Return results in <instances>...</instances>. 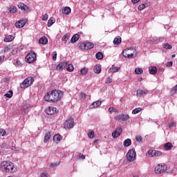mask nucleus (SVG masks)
<instances>
[{
    "label": "nucleus",
    "instance_id": "35",
    "mask_svg": "<svg viewBox=\"0 0 177 177\" xmlns=\"http://www.w3.org/2000/svg\"><path fill=\"white\" fill-rule=\"evenodd\" d=\"M68 38H70V34L67 33L62 37V41L67 42V41H68Z\"/></svg>",
    "mask_w": 177,
    "mask_h": 177
},
{
    "label": "nucleus",
    "instance_id": "63",
    "mask_svg": "<svg viewBox=\"0 0 177 177\" xmlns=\"http://www.w3.org/2000/svg\"><path fill=\"white\" fill-rule=\"evenodd\" d=\"M148 44H149L150 45H153L154 44V40H149Z\"/></svg>",
    "mask_w": 177,
    "mask_h": 177
},
{
    "label": "nucleus",
    "instance_id": "55",
    "mask_svg": "<svg viewBox=\"0 0 177 177\" xmlns=\"http://www.w3.org/2000/svg\"><path fill=\"white\" fill-rule=\"evenodd\" d=\"M6 133V131L5 129H0V135L2 136H5V134Z\"/></svg>",
    "mask_w": 177,
    "mask_h": 177
},
{
    "label": "nucleus",
    "instance_id": "59",
    "mask_svg": "<svg viewBox=\"0 0 177 177\" xmlns=\"http://www.w3.org/2000/svg\"><path fill=\"white\" fill-rule=\"evenodd\" d=\"M175 122H170L169 124V127H170V128H174V127H175Z\"/></svg>",
    "mask_w": 177,
    "mask_h": 177
},
{
    "label": "nucleus",
    "instance_id": "47",
    "mask_svg": "<svg viewBox=\"0 0 177 177\" xmlns=\"http://www.w3.org/2000/svg\"><path fill=\"white\" fill-rule=\"evenodd\" d=\"M49 174H48L47 171H44L41 174L40 177H48Z\"/></svg>",
    "mask_w": 177,
    "mask_h": 177
},
{
    "label": "nucleus",
    "instance_id": "45",
    "mask_svg": "<svg viewBox=\"0 0 177 177\" xmlns=\"http://www.w3.org/2000/svg\"><path fill=\"white\" fill-rule=\"evenodd\" d=\"M146 8V4H141L138 6V10H143V9Z\"/></svg>",
    "mask_w": 177,
    "mask_h": 177
},
{
    "label": "nucleus",
    "instance_id": "4",
    "mask_svg": "<svg viewBox=\"0 0 177 177\" xmlns=\"http://www.w3.org/2000/svg\"><path fill=\"white\" fill-rule=\"evenodd\" d=\"M127 160L129 162H133L136 160V151L135 149H130L127 153Z\"/></svg>",
    "mask_w": 177,
    "mask_h": 177
},
{
    "label": "nucleus",
    "instance_id": "32",
    "mask_svg": "<svg viewBox=\"0 0 177 177\" xmlns=\"http://www.w3.org/2000/svg\"><path fill=\"white\" fill-rule=\"evenodd\" d=\"M95 57L96 59H97V60H102V59H103L104 55H103V53L102 52H98L95 54Z\"/></svg>",
    "mask_w": 177,
    "mask_h": 177
},
{
    "label": "nucleus",
    "instance_id": "57",
    "mask_svg": "<svg viewBox=\"0 0 177 177\" xmlns=\"http://www.w3.org/2000/svg\"><path fill=\"white\" fill-rule=\"evenodd\" d=\"M57 165H59L57 162H54V163H51L50 165V167H51L52 168H55V167H57Z\"/></svg>",
    "mask_w": 177,
    "mask_h": 177
},
{
    "label": "nucleus",
    "instance_id": "52",
    "mask_svg": "<svg viewBox=\"0 0 177 177\" xmlns=\"http://www.w3.org/2000/svg\"><path fill=\"white\" fill-rule=\"evenodd\" d=\"M48 17H49V15H48V14H45L44 15H43L42 20L44 21H46V20H48Z\"/></svg>",
    "mask_w": 177,
    "mask_h": 177
},
{
    "label": "nucleus",
    "instance_id": "58",
    "mask_svg": "<svg viewBox=\"0 0 177 177\" xmlns=\"http://www.w3.org/2000/svg\"><path fill=\"white\" fill-rule=\"evenodd\" d=\"M113 81V80H111V78L110 77H107L106 78V81L105 82L106 84H111V82Z\"/></svg>",
    "mask_w": 177,
    "mask_h": 177
},
{
    "label": "nucleus",
    "instance_id": "40",
    "mask_svg": "<svg viewBox=\"0 0 177 177\" xmlns=\"http://www.w3.org/2000/svg\"><path fill=\"white\" fill-rule=\"evenodd\" d=\"M136 74L140 75L143 73V69L140 68H137L135 69Z\"/></svg>",
    "mask_w": 177,
    "mask_h": 177
},
{
    "label": "nucleus",
    "instance_id": "30",
    "mask_svg": "<svg viewBox=\"0 0 177 177\" xmlns=\"http://www.w3.org/2000/svg\"><path fill=\"white\" fill-rule=\"evenodd\" d=\"M66 68L67 71H70V72L74 71V66H73V64H68L67 62V65L66 66Z\"/></svg>",
    "mask_w": 177,
    "mask_h": 177
},
{
    "label": "nucleus",
    "instance_id": "61",
    "mask_svg": "<svg viewBox=\"0 0 177 177\" xmlns=\"http://www.w3.org/2000/svg\"><path fill=\"white\" fill-rule=\"evenodd\" d=\"M173 62H169L166 64L167 67H172Z\"/></svg>",
    "mask_w": 177,
    "mask_h": 177
},
{
    "label": "nucleus",
    "instance_id": "46",
    "mask_svg": "<svg viewBox=\"0 0 177 177\" xmlns=\"http://www.w3.org/2000/svg\"><path fill=\"white\" fill-rule=\"evenodd\" d=\"M160 156H162V153L160 151L155 150V157H158Z\"/></svg>",
    "mask_w": 177,
    "mask_h": 177
},
{
    "label": "nucleus",
    "instance_id": "37",
    "mask_svg": "<svg viewBox=\"0 0 177 177\" xmlns=\"http://www.w3.org/2000/svg\"><path fill=\"white\" fill-rule=\"evenodd\" d=\"M55 20L53 18H50L48 21V27H50L53 25V24L55 23Z\"/></svg>",
    "mask_w": 177,
    "mask_h": 177
},
{
    "label": "nucleus",
    "instance_id": "48",
    "mask_svg": "<svg viewBox=\"0 0 177 177\" xmlns=\"http://www.w3.org/2000/svg\"><path fill=\"white\" fill-rule=\"evenodd\" d=\"M143 138H142V136H137L136 137V142H142Z\"/></svg>",
    "mask_w": 177,
    "mask_h": 177
},
{
    "label": "nucleus",
    "instance_id": "12",
    "mask_svg": "<svg viewBox=\"0 0 177 177\" xmlns=\"http://www.w3.org/2000/svg\"><path fill=\"white\" fill-rule=\"evenodd\" d=\"M30 106L29 104L24 105L22 109H21V114H22V115H26L28 114V111H30Z\"/></svg>",
    "mask_w": 177,
    "mask_h": 177
},
{
    "label": "nucleus",
    "instance_id": "20",
    "mask_svg": "<svg viewBox=\"0 0 177 177\" xmlns=\"http://www.w3.org/2000/svg\"><path fill=\"white\" fill-rule=\"evenodd\" d=\"M120 68H121L118 66H114V65H113L112 67L109 68V73H118Z\"/></svg>",
    "mask_w": 177,
    "mask_h": 177
},
{
    "label": "nucleus",
    "instance_id": "51",
    "mask_svg": "<svg viewBox=\"0 0 177 177\" xmlns=\"http://www.w3.org/2000/svg\"><path fill=\"white\" fill-rule=\"evenodd\" d=\"M13 63L14 64H15V66H21V62L20 61L14 60Z\"/></svg>",
    "mask_w": 177,
    "mask_h": 177
},
{
    "label": "nucleus",
    "instance_id": "13",
    "mask_svg": "<svg viewBox=\"0 0 177 177\" xmlns=\"http://www.w3.org/2000/svg\"><path fill=\"white\" fill-rule=\"evenodd\" d=\"M121 133H122V128L119 127L117 128L115 131L112 133V136L114 138H118V136H120Z\"/></svg>",
    "mask_w": 177,
    "mask_h": 177
},
{
    "label": "nucleus",
    "instance_id": "1",
    "mask_svg": "<svg viewBox=\"0 0 177 177\" xmlns=\"http://www.w3.org/2000/svg\"><path fill=\"white\" fill-rule=\"evenodd\" d=\"M63 95L64 93L60 90H53L45 95L44 100L50 103H56L63 97Z\"/></svg>",
    "mask_w": 177,
    "mask_h": 177
},
{
    "label": "nucleus",
    "instance_id": "6",
    "mask_svg": "<svg viewBox=\"0 0 177 177\" xmlns=\"http://www.w3.org/2000/svg\"><path fill=\"white\" fill-rule=\"evenodd\" d=\"M94 46H95V44H93V43H91L89 41H84L80 44V49H82V50L85 49L88 50L89 49H92Z\"/></svg>",
    "mask_w": 177,
    "mask_h": 177
},
{
    "label": "nucleus",
    "instance_id": "50",
    "mask_svg": "<svg viewBox=\"0 0 177 177\" xmlns=\"http://www.w3.org/2000/svg\"><path fill=\"white\" fill-rule=\"evenodd\" d=\"M122 55L124 57H128V50H124L122 51Z\"/></svg>",
    "mask_w": 177,
    "mask_h": 177
},
{
    "label": "nucleus",
    "instance_id": "2",
    "mask_svg": "<svg viewBox=\"0 0 177 177\" xmlns=\"http://www.w3.org/2000/svg\"><path fill=\"white\" fill-rule=\"evenodd\" d=\"M0 169L2 172H6V174H15L16 172V169H15V165L10 161H3L0 164Z\"/></svg>",
    "mask_w": 177,
    "mask_h": 177
},
{
    "label": "nucleus",
    "instance_id": "54",
    "mask_svg": "<svg viewBox=\"0 0 177 177\" xmlns=\"http://www.w3.org/2000/svg\"><path fill=\"white\" fill-rule=\"evenodd\" d=\"M78 158H79V160H85V156H84L82 153H80L78 156Z\"/></svg>",
    "mask_w": 177,
    "mask_h": 177
},
{
    "label": "nucleus",
    "instance_id": "42",
    "mask_svg": "<svg viewBox=\"0 0 177 177\" xmlns=\"http://www.w3.org/2000/svg\"><path fill=\"white\" fill-rule=\"evenodd\" d=\"M109 111L111 114H112L113 113H117V109L114 108V107H110L109 109Z\"/></svg>",
    "mask_w": 177,
    "mask_h": 177
},
{
    "label": "nucleus",
    "instance_id": "28",
    "mask_svg": "<svg viewBox=\"0 0 177 177\" xmlns=\"http://www.w3.org/2000/svg\"><path fill=\"white\" fill-rule=\"evenodd\" d=\"M121 37L118 36L113 39V44L114 45H120V44H121Z\"/></svg>",
    "mask_w": 177,
    "mask_h": 177
},
{
    "label": "nucleus",
    "instance_id": "43",
    "mask_svg": "<svg viewBox=\"0 0 177 177\" xmlns=\"http://www.w3.org/2000/svg\"><path fill=\"white\" fill-rule=\"evenodd\" d=\"M81 74H86L88 73V68H83L80 70Z\"/></svg>",
    "mask_w": 177,
    "mask_h": 177
},
{
    "label": "nucleus",
    "instance_id": "36",
    "mask_svg": "<svg viewBox=\"0 0 177 177\" xmlns=\"http://www.w3.org/2000/svg\"><path fill=\"white\" fill-rule=\"evenodd\" d=\"M88 136L89 139H93L95 138V131H91L88 133Z\"/></svg>",
    "mask_w": 177,
    "mask_h": 177
},
{
    "label": "nucleus",
    "instance_id": "64",
    "mask_svg": "<svg viewBox=\"0 0 177 177\" xmlns=\"http://www.w3.org/2000/svg\"><path fill=\"white\" fill-rule=\"evenodd\" d=\"M139 1H140V0H131L133 3H138V2H139Z\"/></svg>",
    "mask_w": 177,
    "mask_h": 177
},
{
    "label": "nucleus",
    "instance_id": "17",
    "mask_svg": "<svg viewBox=\"0 0 177 177\" xmlns=\"http://www.w3.org/2000/svg\"><path fill=\"white\" fill-rule=\"evenodd\" d=\"M149 72L152 75H156L157 74V67L154 66H151L149 68Z\"/></svg>",
    "mask_w": 177,
    "mask_h": 177
},
{
    "label": "nucleus",
    "instance_id": "9",
    "mask_svg": "<svg viewBox=\"0 0 177 177\" xmlns=\"http://www.w3.org/2000/svg\"><path fill=\"white\" fill-rule=\"evenodd\" d=\"M115 120L118 121H128L129 120V115L128 114H120L115 118Z\"/></svg>",
    "mask_w": 177,
    "mask_h": 177
},
{
    "label": "nucleus",
    "instance_id": "31",
    "mask_svg": "<svg viewBox=\"0 0 177 177\" xmlns=\"http://www.w3.org/2000/svg\"><path fill=\"white\" fill-rule=\"evenodd\" d=\"M13 39H15V37L8 35L4 39V42H11V41H13Z\"/></svg>",
    "mask_w": 177,
    "mask_h": 177
},
{
    "label": "nucleus",
    "instance_id": "19",
    "mask_svg": "<svg viewBox=\"0 0 177 177\" xmlns=\"http://www.w3.org/2000/svg\"><path fill=\"white\" fill-rule=\"evenodd\" d=\"M78 39H80V35L78 34H75L71 39V44H75V42H77V41H78Z\"/></svg>",
    "mask_w": 177,
    "mask_h": 177
},
{
    "label": "nucleus",
    "instance_id": "23",
    "mask_svg": "<svg viewBox=\"0 0 177 177\" xmlns=\"http://www.w3.org/2000/svg\"><path fill=\"white\" fill-rule=\"evenodd\" d=\"M93 71L96 74H100V73H102V67H100V65H95Z\"/></svg>",
    "mask_w": 177,
    "mask_h": 177
},
{
    "label": "nucleus",
    "instance_id": "29",
    "mask_svg": "<svg viewBox=\"0 0 177 177\" xmlns=\"http://www.w3.org/2000/svg\"><path fill=\"white\" fill-rule=\"evenodd\" d=\"M164 147L166 150H171V149L174 147V145H172V143L171 142H167L164 145Z\"/></svg>",
    "mask_w": 177,
    "mask_h": 177
},
{
    "label": "nucleus",
    "instance_id": "56",
    "mask_svg": "<svg viewBox=\"0 0 177 177\" xmlns=\"http://www.w3.org/2000/svg\"><path fill=\"white\" fill-rule=\"evenodd\" d=\"M80 97H81V99H84V100L86 99V94L82 93L80 94Z\"/></svg>",
    "mask_w": 177,
    "mask_h": 177
},
{
    "label": "nucleus",
    "instance_id": "15",
    "mask_svg": "<svg viewBox=\"0 0 177 177\" xmlns=\"http://www.w3.org/2000/svg\"><path fill=\"white\" fill-rule=\"evenodd\" d=\"M133 50V53L131 51ZM127 57L128 59H133V56H136V49H127Z\"/></svg>",
    "mask_w": 177,
    "mask_h": 177
},
{
    "label": "nucleus",
    "instance_id": "18",
    "mask_svg": "<svg viewBox=\"0 0 177 177\" xmlns=\"http://www.w3.org/2000/svg\"><path fill=\"white\" fill-rule=\"evenodd\" d=\"M62 139L63 137L60 136V134H55L53 136V141L55 142L56 143H59V142H60V140H62Z\"/></svg>",
    "mask_w": 177,
    "mask_h": 177
},
{
    "label": "nucleus",
    "instance_id": "11",
    "mask_svg": "<svg viewBox=\"0 0 177 177\" xmlns=\"http://www.w3.org/2000/svg\"><path fill=\"white\" fill-rule=\"evenodd\" d=\"M27 24V21L21 19L15 23V27L17 28H23L24 26Z\"/></svg>",
    "mask_w": 177,
    "mask_h": 177
},
{
    "label": "nucleus",
    "instance_id": "3",
    "mask_svg": "<svg viewBox=\"0 0 177 177\" xmlns=\"http://www.w3.org/2000/svg\"><path fill=\"white\" fill-rule=\"evenodd\" d=\"M34 83V78L31 77H28L26 78L22 83L20 84V87L22 89H26V88H28V86H31Z\"/></svg>",
    "mask_w": 177,
    "mask_h": 177
},
{
    "label": "nucleus",
    "instance_id": "38",
    "mask_svg": "<svg viewBox=\"0 0 177 177\" xmlns=\"http://www.w3.org/2000/svg\"><path fill=\"white\" fill-rule=\"evenodd\" d=\"M142 111V108H136L132 111V114H138V113H140Z\"/></svg>",
    "mask_w": 177,
    "mask_h": 177
},
{
    "label": "nucleus",
    "instance_id": "14",
    "mask_svg": "<svg viewBox=\"0 0 177 177\" xmlns=\"http://www.w3.org/2000/svg\"><path fill=\"white\" fill-rule=\"evenodd\" d=\"M66 66H67V62H62L56 66V70L62 71L63 68H66Z\"/></svg>",
    "mask_w": 177,
    "mask_h": 177
},
{
    "label": "nucleus",
    "instance_id": "49",
    "mask_svg": "<svg viewBox=\"0 0 177 177\" xmlns=\"http://www.w3.org/2000/svg\"><path fill=\"white\" fill-rule=\"evenodd\" d=\"M10 50H12V46H8L4 48V52H9Z\"/></svg>",
    "mask_w": 177,
    "mask_h": 177
},
{
    "label": "nucleus",
    "instance_id": "10",
    "mask_svg": "<svg viewBox=\"0 0 177 177\" xmlns=\"http://www.w3.org/2000/svg\"><path fill=\"white\" fill-rule=\"evenodd\" d=\"M46 113L48 115H52L53 114H56L57 113V109L53 107V106H49L46 109Z\"/></svg>",
    "mask_w": 177,
    "mask_h": 177
},
{
    "label": "nucleus",
    "instance_id": "8",
    "mask_svg": "<svg viewBox=\"0 0 177 177\" xmlns=\"http://www.w3.org/2000/svg\"><path fill=\"white\" fill-rule=\"evenodd\" d=\"M64 128H66V129H71V128H74V119L71 118L66 120L64 122Z\"/></svg>",
    "mask_w": 177,
    "mask_h": 177
},
{
    "label": "nucleus",
    "instance_id": "16",
    "mask_svg": "<svg viewBox=\"0 0 177 177\" xmlns=\"http://www.w3.org/2000/svg\"><path fill=\"white\" fill-rule=\"evenodd\" d=\"M19 9H21L22 12H27L28 10V6L23 3H19L17 5Z\"/></svg>",
    "mask_w": 177,
    "mask_h": 177
},
{
    "label": "nucleus",
    "instance_id": "26",
    "mask_svg": "<svg viewBox=\"0 0 177 177\" xmlns=\"http://www.w3.org/2000/svg\"><path fill=\"white\" fill-rule=\"evenodd\" d=\"M39 44H41L42 45H46V44H48V38H46V37H41L39 39Z\"/></svg>",
    "mask_w": 177,
    "mask_h": 177
},
{
    "label": "nucleus",
    "instance_id": "39",
    "mask_svg": "<svg viewBox=\"0 0 177 177\" xmlns=\"http://www.w3.org/2000/svg\"><path fill=\"white\" fill-rule=\"evenodd\" d=\"M6 97H8V99H10L13 96V91L12 90L9 91V93H6L4 95Z\"/></svg>",
    "mask_w": 177,
    "mask_h": 177
},
{
    "label": "nucleus",
    "instance_id": "60",
    "mask_svg": "<svg viewBox=\"0 0 177 177\" xmlns=\"http://www.w3.org/2000/svg\"><path fill=\"white\" fill-rule=\"evenodd\" d=\"M12 55H16L17 53V48H15L11 52Z\"/></svg>",
    "mask_w": 177,
    "mask_h": 177
},
{
    "label": "nucleus",
    "instance_id": "44",
    "mask_svg": "<svg viewBox=\"0 0 177 177\" xmlns=\"http://www.w3.org/2000/svg\"><path fill=\"white\" fill-rule=\"evenodd\" d=\"M56 59H57V53L56 51H54L53 55V60L54 62H56Z\"/></svg>",
    "mask_w": 177,
    "mask_h": 177
},
{
    "label": "nucleus",
    "instance_id": "33",
    "mask_svg": "<svg viewBox=\"0 0 177 177\" xmlns=\"http://www.w3.org/2000/svg\"><path fill=\"white\" fill-rule=\"evenodd\" d=\"M9 12L10 13H16V12H17V8L16 6H10Z\"/></svg>",
    "mask_w": 177,
    "mask_h": 177
},
{
    "label": "nucleus",
    "instance_id": "53",
    "mask_svg": "<svg viewBox=\"0 0 177 177\" xmlns=\"http://www.w3.org/2000/svg\"><path fill=\"white\" fill-rule=\"evenodd\" d=\"M177 92V84L175 86V87L171 90V95H174V93H176Z\"/></svg>",
    "mask_w": 177,
    "mask_h": 177
},
{
    "label": "nucleus",
    "instance_id": "34",
    "mask_svg": "<svg viewBox=\"0 0 177 177\" xmlns=\"http://www.w3.org/2000/svg\"><path fill=\"white\" fill-rule=\"evenodd\" d=\"M155 154H156V150L149 149L148 151L149 157H155Z\"/></svg>",
    "mask_w": 177,
    "mask_h": 177
},
{
    "label": "nucleus",
    "instance_id": "5",
    "mask_svg": "<svg viewBox=\"0 0 177 177\" xmlns=\"http://www.w3.org/2000/svg\"><path fill=\"white\" fill-rule=\"evenodd\" d=\"M27 63H32L37 60V53L35 52H30L26 56Z\"/></svg>",
    "mask_w": 177,
    "mask_h": 177
},
{
    "label": "nucleus",
    "instance_id": "7",
    "mask_svg": "<svg viewBox=\"0 0 177 177\" xmlns=\"http://www.w3.org/2000/svg\"><path fill=\"white\" fill-rule=\"evenodd\" d=\"M167 168H168L167 165H158L155 167V172L156 174H162V172H165Z\"/></svg>",
    "mask_w": 177,
    "mask_h": 177
},
{
    "label": "nucleus",
    "instance_id": "22",
    "mask_svg": "<svg viewBox=\"0 0 177 177\" xmlns=\"http://www.w3.org/2000/svg\"><path fill=\"white\" fill-rule=\"evenodd\" d=\"M51 136H52V135H50V132L46 133L44 136V142L48 143V141H49L50 140Z\"/></svg>",
    "mask_w": 177,
    "mask_h": 177
},
{
    "label": "nucleus",
    "instance_id": "27",
    "mask_svg": "<svg viewBox=\"0 0 177 177\" xmlns=\"http://www.w3.org/2000/svg\"><path fill=\"white\" fill-rule=\"evenodd\" d=\"M62 13L64 15H70L71 13V8L70 7L66 6L62 10Z\"/></svg>",
    "mask_w": 177,
    "mask_h": 177
},
{
    "label": "nucleus",
    "instance_id": "41",
    "mask_svg": "<svg viewBox=\"0 0 177 177\" xmlns=\"http://www.w3.org/2000/svg\"><path fill=\"white\" fill-rule=\"evenodd\" d=\"M163 48H165V49H172V46L168 43H165L163 44Z\"/></svg>",
    "mask_w": 177,
    "mask_h": 177
},
{
    "label": "nucleus",
    "instance_id": "24",
    "mask_svg": "<svg viewBox=\"0 0 177 177\" xmlns=\"http://www.w3.org/2000/svg\"><path fill=\"white\" fill-rule=\"evenodd\" d=\"M131 145H132V140H131V139H129V138H127L123 142V146L124 147H129V146H131Z\"/></svg>",
    "mask_w": 177,
    "mask_h": 177
},
{
    "label": "nucleus",
    "instance_id": "25",
    "mask_svg": "<svg viewBox=\"0 0 177 177\" xmlns=\"http://www.w3.org/2000/svg\"><path fill=\"white\" fill-rule=\"evenodd\" d=\"M147 90H138L137 95L138 96H145V95H147Z\"/></svg>",
    "mask_w": 177,
    "mask_h": 177
},
{
    "label": "nucleus",
    "instance_id": "62",
    "mask_svg": "<svg viewBox=\"0 0 177 177\" xmlns=\"http://www.w3.org/2000/svg\"><path fill=\"white\" fill-rule=\"evenodd\" d=\"M154 44H158L160 41V37L156 38V39L153 40Z\"/></svg>",
    "mask_w": 177,
    "mask_h": 177
},
{
    "label": "nucleus",
    "instance_id": "21",
    "mask_svg": "<svg viewBox=\"0 0 177 177\" xmlns=\"http://www.w3.org/2000/svg\"><path fill=\"white\" fill-rule=\"evenodd\" d=\"M102 104V101H96L90 105V109H95V107H99Z\"/></svg>",
    "mask_w": 177,
    "mask_h": 177
}]
</instances>
